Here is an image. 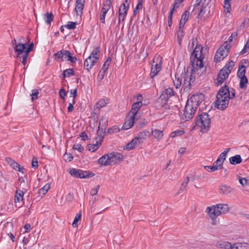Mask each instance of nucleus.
<instances>
[{"mask_svg":"<svg viewBox=\"0 0 249 249\" xmlns=\"http://www.w3.org/2000/svg\"><path fill=\"white\" fill-rule=\"evenodd\" d=\"M203 48L200 44H197L190 56V65L191 67L190 75L184 74V80L182 88L184 91H188L194 85L196 80L194 75L196 71L203 67V61L204 55L202 53Z\"/></svg>","mask_w":249,"mask_h":249,"instance_id":"f257e3e1","label":"nucleus"},{"mask_svg":"<svg viewBox=\"0 0 249 249\" xmlns=\"http://www.w3.org/2000/svg\"><path fill=\"white\" fill-rule=\"evenodd\" d=\"M27 45L26 43L24 44L18 43L14 47V51L17 53V57L22 58L21 62L24 65H25L29 53L33 50L34 47L33 43L28 45L27 48Z\"/></svg>","mask_w":249,"mask_h":249,"instance_id":"f03ea898","label":"nucleus"},{"mask_svg":"<svg viewBox=\"0 0 249 249\" xmlns=\"http://www.w3.org/2000/svg\"><path fill=\"white\" fill-rule=\"evenodd\" d=\"M235 65V62L232 60L229 61L225 66L220 71L217 75L216 84L217 86L221 85L229 77Z\"/></svg>","mask_w":249,"mask_h":249,"instance_id":"7ed1b4c3","label":"nucleus"},{"mask_svg":"<svg viewBox=\"0 0 249 249\" xmlns=\"http://www.w3.org/2000/svg\"><path fill=\"white\" fill-rule=\"evenodd\" d=\"M207 211L211 218L213 219L221 214H225L229 211V207L226 204H218L208 207Z\"/></svg>","mask_w":249,"mask_h":249,"instance_id":"20e7f679","label":"nucleus"},{"mask_svg":"<svg viewBox=\"0 0 249 249\" xmlns=\"http://www.w3.org/2000/svg\"><path fill=\"white\" fill-rule=\"evenodd\" d=\"M54 60L59 62L64 61H70L71 63H75L77 58L75 56H73L71 53L67 50H61L53 54Z\"/></svg>","mask_w":249,"mask_h":249,"instance_id":"39448f33","label":"nucleus"},{"mask_svg":"<svg viewBox=\"0 0 249 249\" xmlns=\"http://www.w3.org/2000/svg\"><path fill=\"white\" fill-rule=\"evenodd\" d=\"M231 48V45L228 44L227 42H225L217 50L214 57V61L217 63L223 60L228 56Z\"/></svg>","mask_w":249,"mask_h":249,"instance_id":"423d86ee","label":"nucleus"},{"mask_svg":"<svg viewBox=\"0 0 249 249\" xmlns=\"http://www.w3.org/2000/svg\"><path fill=\"white\" fill-rule=\"evenodd\" d=\"M69 173L71 176L80 178H90L95 176V174L89 171H83L75 168L70 169Z\"/></svg>","mask_w":249,"mask_h":249,"instance_id":"0eeeda50","label":"nucleus"},{"mask_svg":"<svg viewBox=\"0 0 249 249\" xmlns=\"http://www.w3.org/2000/svg\"><path fill=\"white\" fill-rule=\"evenodd\" d=\"M109 100L107 99H101L96 104V107L94 111L91 113V119H93V124H95L98 122V115L100 112V109L105 107L108 103Z\"/></svg>","mask_w":249,"mask_h":249,"instance_id":"6e6552de","label":"nucleus"},{"mask_svg":"<svg viewBox=\"0 0 249 249\" xmlns=\"http://www.w3.org/2000/svg\"><path fill=\"white\" fill-rule=\"evenodd\" d=\"M205 100V96L202 93H197L192 95L187 102L192 105L195 108H197L199 105Z\"/></svg>","mask_w":249,"mask_h":249,"instance_id":"1a4fd4ad","label":"nucleus"},{"mask_svg":"<svg viewBox=\"0 0 249 249\" xmlns=\"http://www.w3.org/2000/svg\"><path fill=\"white\" fill-rule=\"evenodd\" d=\"M130 0H125L120 5L119 10V20L118 23H120L121 21H124L127 15V11L129 7Z\"/></svg>","mask_w":249,"mask_h":249,"instance_id":"9d476101","label":"nucleus"},{"mask_svg":"<svg viewBox=\"0 0 249 249\" xmlns=\"http://www.w3.org/2000/svg\"><path fill=\"white\" fill-rule=\"evenodd\" d=\"M192 105L187 102L184 108V113L182 117V119L188 121L192 119L197 108H195Z\"/></svg>","mask_w":249,"mask_h":249,"instance_id":"9b49d317","label":"nucleus"},{"mask_svg":"<svg viewBox=\"0 0 249 249\" xmlns=\"http://www.w3.org/2000/svg\"><path fill=\"white\" fill-rule=\"evenodd\" d=\"M211 119L207 113H202L196 118L195 124H210Z\"/></svg>","mask_w":249,"mask_h":249,"instance_id":"f8f14e48","label":"nucleus"},{"mask_svg":"<svg viewBox=\"0 0 249 249\" xmlns=\"http://www.w3.org/2000/svg\"><path fill=\"white\" fill-rule=\"evenodd\" d=\"M229 103V99L223 97H216V100L214 102V106L219 109L224 110L226 108Z\"/></svg>","mask_w":249,"mask_h":249,"instance_id":"ddd939ff","label":"nucleus"},{"mask_svg":"<svg viewBox=\"0 0 249 249\" xmlns=\"http://www.w3.org/2000/svg\"><path fill=\"white\" fill-rule=\"evenodd\" d=\"M109 157L110 159V165H111L112 163H118L122 161L124 158V156L123 154L117 152L109 153Z\"/></svg>","mask_w":249,"mask_h":249,"instance_id":"4468645a","label":"nucleus"},{"mask_svg":"<svg viewBox=\"0 0 249 249\" xmlns=\"http://www.w3.org/2000/svg\"><path fill=\"white\" fill-rule=\"evenodd\" d=\"M161 59L158 63L157 61L155 62V58L153 60V64L151 68L150 77L153 78L160 70L161 68Z\"/></svg>","mask_w":249,"mask_h":249,"instance_id":"2eb2a0df","label":"nucleus"},{"mask_svg":"<svg viewBox=\"0 0 249 249\" xmlns=\"http://www.w3.org/2000/svg\"><path fill=\"white\" fill-rule=\"evenodd\" d=\"M98 58H92L89 56L86 59L84 63V67L88 71H89L93 66L97 63Z\"/></svg>","mask_w":249,"mask_h":249,"instance_id":"dca6fc26","label":"nucleus"},{"mask_svg":"<svg viewBox=\"0 0 249 249\" xmlns=\"http://www.w3.org/2000/svg\"><path fill=\"white\" fill-rule=\"evenodd\" d=\"M138 121V114L129 112L126 116L125 122L124 124H134Z\"/></svg>","mask_w":249,"mask_h":249,"instance_id":"f3484780","label":"nucleus"},{"mask_svg":"<svg viewBox=\"0 0 249 249\" xmlns=\"http://www.w3.org/2000/svg\"><path fill=\"white\" fill-rule=\"evenodd\" d=\"M229 96H230V89L228 86L225 85L219 89L217 93L216 97L224 98L225 97L226 98L228 99Z\"/></svg>","mask_w":249,"mask_h":249,"instance_id":"a211bd4d","label":"nucleus"},{"mask_svg":"<svg viewBox=\"0 0 249 249\" xmlns=\"http://www.w3.org/2000/svg\"><path fill=\"white\" fill-rule=\"evenodd\" d=\"M106 125H98L97 131V137L95 139L102 142L106 134Z\"/></svg>","mask_w":249,"mask_h":249,"instance_id":"6ab92c4d","label":"nucleus"},{"mask_svg":"<svg viewBox=\"0 0 249 249\" xmlns=\"http://www.w3.org/2000/svg\"><path fill=\"white\" fill-rule=\"evenodd\" d=\"M85 0H76L75 12L77 15H81L84 7Z\"/></svg>","mask_w":249,"mask_h":249,"instance_id":"aec40b11","label":"nucleus"},{"mask_svg":"<svg viewBox=\"0 0 249 249\" xmlns=\"http://www.w3.org/2000/svg\"><path fill=\"white\" fill-rule=\"evenodd\" d=\"M215 247L221 249H232V245L229 242L220 240L216 242Z\"/></svg>","mask_w":249,"mask_h":249,"instance_id":"412c9836","label":"nucleus"},{"mask_svg":"<svg viewBox=\"0 0 249 249\" xmlns=\"http://www.w3.org/2000/svg\"><path fill=\"white\" fill-rule=\"evenodd\" d=\"M233 189L229 185L222 184L219 187V193L222 195H227L232 191Z\"/></svg>","mask_w":249,"mask_h":249,"instance_id":"4be33fe9","label":"nucleus"},{"mask_svg":"<svg viewBox=\"0 0 249 249\" xmlns=\"http://www.w3.org/2000/svg\"><path fill=\"white\" fill-rule=\"evenodd\" d=\"M109 153H107L102 156L98 160V163L103 166H108L110 165L109 159Z\"/></svg>","mask_w":249,"mask_h":249,"instance_id":"5701e85b","label":"nucleus"},{"mask_svg":"<svg viewBox=\"0 0 249 249\" xmlns=\"http://www.w3.org/2000/svg\"><path fill=\"white\" fill-rule=\"evenodd\" d=\"M96 144L93 143H89L88 144V150L89 151H91V152H94L96 151L99 147L102 145V142L100 141L96 140Z\"/></svg>","mask_w":249,"mask_h":249,"instance_id":"b1692460","label":"nucleus"},{"mask_svg":"<svg viewBox=\"0 0 249 249\" xmlns=\"http://www.w3.org/2000/svg\"><path fill=\"white\" fill-rule=\"evenodd\" d=\"M24 193L23 192V191L18 190H17L16 192L15 196V202L16 203L17 202H23V196H24Z\"/></svg>","mask_w":249,"mask_h":249,"instance_id":"393cba45","label":"nucleus"},{"mask_svg":"<svg viewBox=\"0 0 249 249\" xmlns=\"http://www.w3.org/2000/svg\"><path fill=\"white\" fill-rule=\"evenodd\" d=\"M229 162L232 165H236L242 162V159L240 155H236L230 158Z\"/></svg>","mask_w":249,"mask_h":249,"instance_id":"a878e982","label":"nucleus"},{"mask_svg":"<svg viewBox=\"0 0 249 249\" xmlns=\"http://www.w3.org/2000/svg\"><path fill=\"white\" fill-rule=\"evenodd\" d=\"M151 135V132L149 130H144L141 132L137 134V137L141 139L143 142H144L148 137Z\"/></svg>","mask_w":249,"mask_h":249,"instance_id":"bb28decb","label":"nucleus"},{"mask_svg":"<svg viewBox=\"0 0 249 249\" xmlns=\"http://www.w3.org/2000/svg\"><path fill=\"white\" fill-rule=\"evenodd\" d=\"M232 249H249V244L246 243H235L232 245Z\"/></svg>","mask_w":249,"mask_h":249,"instance_id":"cd10ccee","label":"nucleus"},{"mask_svg":"<svg viewBox=\"0 0 249 249\" xmlns=\"http://www.w3.org/2000/svg\"><path fill=\"white\" fill-rule=\"evenodd\" d=\"M211 125H193L191 131H193L196 129H200V132L202 133H207L210 129Z\"/></svg>","mask_w":249,"mask_h":249,"instance_id":"c85d7f7f","label":"nucleus"},{"mask_svg":"<svg viewBox=\"0 0 249 249\" xmlns=\"http://www.w3.org/2000/svg\"><path fill=\"white\" fill-rule=\"evenodd\" d=\"M151 133H152L154 137L158 140L162 139L163 135L162 130H159L157 129H156L154 130H152Z\"/></svg>","mask_w":249,"mask_h":249,"instance_id":"c756f323","label":"nucleus"},{"mask_svg":"<svg viewBox=\"0 0 249 249\" xmlns=\"http://www.w3.org/2000/svg\"><path fill=\"white\" fill-rule=\"evenodd\" d=\"M142 105V103L140 102H137L134 103L132 105L131 110L130 112H132L133 113L138 114V111L139 110L140 107Z\"/></svg>","mask_w":249,"mask_h":249,"instance_id":"7c9ffc66","label":"nucleus"},{"mask_svg":"<svg viewBox=\"0 0 249 249\" xmlns=\"http://www.w3.org/2000/svg\"><path fill=\"white\" fill-rule=\"evenodd\" d=\"M246 69H245V66L242 65L241 66H240L237 71V77L239 78L246 77L245 75L246 73Z\"/></svg>","mask_w":249,"mask_h":249,"instance_id":"2f4dec72","label":"nucleus"},{"mask_svg":"<svg viewBox=\"0 0 249 249\" xmlns=\"http://www.w3.org/2000/svg\"><path fill=\"white\" fill-rule=\"evenodd\" d=\"M169 99V98L166 97V95L162 91L159 98V102H160L162 106H163L167 104Z\"/></svg>","mask_w":249,"mask_h":249,"instance_id":"473e14b6","label":"nucleus"},{"mask_svg":"<svg viewBox=\"0 0 249 249\" xmlns=\"http://www.w3.org/2000/svg\"><path fill=\"white\" fill-rule=\"evenodd\" d=\"M10 166L15 170L18 171L19 172L23 173V170H24L23 166H21L20 164H19L18 162H16L15 161H14V162H13L12 163H11Z\"/></svg>","mask_w":249,"mask_h":249,"instance_id":"72a5a7b5","label":"nucleus"},{"mask_svg":"<svg viewBox=\"0 0 249 249\" xmlns=\"http://www.w3.org/2000/svg\"><path fill=\"white\" fill-rule=\"evenodd\" d=\"M206 6L207 5H200V6H199L198 7L196 8V10H194V9H193V11L197 10L199 11L197 15V18H201L205 14V11L204 9L206 8Z\"/></svg>","mask_w":249,"mask_h":249,"instance_id":"f704fd0d","label":"nucleus"},{"mask_svg":"<svg viewBox=\"0 0 249 249\" xmlns=\"http://www.w3.org/2000/svg\"><path fill=\"white\" fill-rule=\"evenodd\" d=\"M239 87L241 89H246L247 88V84L248 83V80L247 76L240 78Z\"/></svg>","mask_w":249,"mask_h":249,"instance_id":"c9c22d12","label":"nucleus"},{"mask_svg":"<svg viewBox=\"0 0 249 249\" xmlns=\"http://www.w3.org/2000/svg\"><path fill=\"white\" fill-rule=\"evenodd\" d=\"M53 15L52 13L47 12L44 15V18L48 24H50L53 19Z\"/></svg>","mask_w":249,"mask_h":249,"instance_id":"e433bc0d","label":"nucleus"},{"mask_svg":"<svg viewBox=\"0 0 249 249\" xmlns=\"http://www.w3.org/2000/svg\"><path fill=\"white\" fill-rule=\"evenodd\" d=\"M210 0H196V3L194 5V10H196L200 5H207L209 4Z\"/></svg>","mask_w":249,"mask_h":249,"instance_id":"4c0bfd02","label":"nucleus"},{"mask_svg":"<svg viewBox=\"0 0 249 249\" xmlns=\"http://www.w3.org/2000/svg\"><path fill=\"white\" fill-rule=\"evenodd\" d=\"M100 47L98 46L94 49L92 51V53H90L89 56H91L92 58H98V60L99 59L100 55Z\"/></svg>","mask_w":249,"mask_h":249,"instance_id":"58836bf2","label":"nucleus"},{"mask_svg":"<svg viewBox=\"0 0 249 249\" xmlns=\"http://www.w3.org/2000/svg\"><path fill=\"white\" fill-rule=\"evenodd\" d=\"M50 188V185L49 184H46L41 189H40L38 191V194L40 196H44L48 191Z\"/></svg>","mask_w":249,"mask_h":249,"instance_id":"ea45409f","label":"nucleus"},{"mask_svg":"<svg viewBox=\"0 0 249 249\" xmlns=\"http://www.w3.org/2000/svg\"><path fill=\"white\" fill-rule=\"evenodd\" d=\"M162 92L166 95V97L169 98L175 95V91L173 88H169Z\"/></svg>","mask_w":249,"mask_h":249,"instance_id":"a19ab883","label":"nucleus"},{"mask_svg":"<svg viewBox=\"0 0 249 249\" xmlns=\"http://www.w3.org/2000/svg\"><path fill=\"white\" fill-rule=\"evenodd\" d=\"M81 212L80 211V212H79V213H76V214L74 217V220H73L72 224V227L73 228H76V227H78V222L81 219Z\"/></svg>","mask_w":249,"mask_h":249,"instance_id":"79ce46f5","label":"nucleus"},{"mask_svg":"<svg viewBox=\"0 0 249 249\" xmlns=\"http://www.w3.org/2000/svg\"><path fill=\"white\" fill-rule=\"evenodd\" d=\"M230 148L226 149L222 153L220 154L217 159L221 160V162L223 163L224 161L226 160L227 153L229 151Z\"/></svg>","mask_w":249,"mask_h":249,"instance_id":"37998d69","label":"nucleus"},{"mask_svg":"<svg viewBox=\"0 0 249 249\" xmlns=\"http://www.w3.org/2000/svg\"><path fill=\"white\" fill-rule=\"evenodd\" d=\"M120 131V128L118 125H112V127L107 129V132L108 134H112Z\"/></svg>","mask_w":249,"mask_h":249,"instance_id":"c03bdc74","label":"nucleus"},{"mask_svg":"<svg viewBox=\"0 0 249 249\" xmlns=\"http://www.w3.org/2000/svg\"><path fill=\"white\" fill-rule=\"evenodd\" d=\"M108 117V115L107 113L105 114L100 119L99 124H107Z\"/></svg>","mask_w":249,"mask_h":249,"instance_id":"a18cd8bd","label":"nucleus"},{"mask_svg":"<svg viewBox=\"0 0 249 249\" xmlns=\"http://www.w3.org/2000/svg\"><path fill=\"white\" fill-rule=\"evenodd\" d=\"M189 16V12L188 10H186L182 15L180 20L183 21L184 22H186V21L188 20Z\"/></svg>","mask_w":249,"mask_h":249,"instance_id":"49530a36","label":"nucleus"},{"mask_svg":"<svg viewBox=\"0 0 249 249\" xmlns=\"http://www.w3.org/2000/svg\"><path fill=\"white\" fill-rule=\"evenodd\" d=\"M111 5V0H107L104 2L102 8L105 9V10H107L108 11L110 9Z\"/></svg>","mask_w":249,"mask_h":249,"instance_id":"de8ad7c7","label":"nucleus"},{"mask_svg":"<svg viewBox=\"0 0 249 249\" xmlns=\"http://www.w3.org/2000/svg\"><path fill=\"white\" fill-rule=\"evenodd\" d=\"M213 166L217 168L216 170L221 169L223 168V163L221 162L219 159H217L213 163Z\"/></svg>","mask_w":249,"mask_h":249,"instance_id":"09e8293b","label":"nucleus"},{"mask_svg":"<svg viewBox=\"0 0 249 249\" xmlns=\"http://www.w3.org/2000/svg\"><path fill=\"white\" fill-rule=\"evenodd\" d=\"M184 33L183 32V30L178 29V33H177V37H178V41L179 44L181 43L182 39L184 36Z\"/></svg>","mask_w":249,"mask_h":249,"instance_id":"8fccbe9b","label":"nucleus"},{"mask_svg":"<svg viewBox=\"0 0 249 249\" xmlns=\"http://www.w3.org/2000/svg\"><path fill=\"white\" fill-rule=\"evenodd\" d=\"M76 23L75 22L69 21L67 25H65V27L69 30H73L76 28Z\"/></svg>","mask_w":249,"mask_h":249,"instance_id":"3c124183","label":"nucleus"},{"mask_svg":"<svg viewBox=\"0 0 249 249\" xmlns=\"http://www.w3.org/2000/svg\"><path fill=\"white\" fill-rule=\"evenodd\" d=\"M184 133V131L183 130H177L172 132L170 134V137L172 138H174L177 136L182 135Z\"/></svg>","mask_w":249,"mask_h":249,"instance_id":"603ef678","label":"nucleus"},{"mask_svg":"<svg viewBox=\"0 0 249 249\" xmlns=\"http://www.w3.org/2000/svg\"><path fill=\"white\" fill-rule=\"evenodd\" d=\"M136 145L134 143L133 141L132 140L130 142H128L124 147V149L130 150L131 149H133Z\"/></svg>","mask_w":249,"mask_h":249,"instance_id":"864d4df0","label":"nucleus"},{"mask_svg":"<svg viewBox=\"0 0 249 249\" xmlns=\"http://www.w3.org/2000/svg\"><path fill=\"white\" fill-rule=\"evenodd\" d=\"M189 181V177H187L185 179L184 181L181 183V187L180 189V191H183L184 190L186 186H187L188 183Z\"/></svg>","mask_w":249,"mask_h":249,"instance_id":"5fc2aeb1","label":"nucleus"},{"mask_svg":"<svg viewBox=\"0 0 249 249\" xmlns=\"http://www.w3.org/2000/svg\"><path fill=\"white\" fill-rule=\"evenodd\" d=\"M176 79L174 81V84L176 89H178L180 87L181 84V80L179 77H177V75H175Z\"/></svg>","mask_w":249,"mask_h":249,"instance_id":"6e6d98bb","label":"nucleus"},{"mask_svg":"<svg viewBox=\"0 0 249 249\" xmlns=\"http://www.w3.org/2000/svg\"><path fill=\"white\" fill-rule=\"evenodd\" d=\"M224 4L225 10H227V12H230L231 10V2L228 0H224Z\"/></svg>","mask_w":249,"mask_h":249,"instance_id":"4d7b16f0","label":"nucleus"},{"mask_svg":"<svg viewBox=\"0 0 249 249\" xmlns=\"http://www.w3.org/2000/svg\"><path fill=\"white\" fill-rule=\"evenodd\" d=\"M247 52H249V39L245 44L244 48L240 52V54H243Z\"/></svg>","mask_w":249,"mask_h":249,"instance_id":"13d9d810","label":"nucleus"},{"mask_svg":"<svg viewBox=\"0 0 249 249\" xmlns=\"http://www.w3.org/2000/svg\"><path fill=\"white\" fill-rule=\"evenodd\" d=\"M239 181L241 185L243 186H245L248 185L249 180L246 178H242L241 177H239Z\"/></svg>","mask_w":249,"mask_h":249,"instance_id":"bf43d9fd","label":"nucleus"},{"mask_svg":"<svg viewBox=\"0 0 249 249\" xmlns=\"http://www.w3.org/2000/svg\"><path fill=\"white\" fill-rule=\"evenodd\" d=\"M64 157L65 158V160L67 161V162H70L73 159V156L71 154V153H66L64 155Z\"/></svg>","mask_w":249,"mask_h":249,"instance_id":"052dcab7","label":"nucleus"},{"mask_svg":"<svg viewBox=\"0 0 249 249\" xmlns=\"http://www.w3.org/2000/svg\"><path fill=\"white\" fill-rule=\"evenodd\" d=\"M142 4L140 3H137L136 7L133 11V16H136L139 13L140 10L142 8Z\"/></svg>","mask_w":249,"mask_h":249,"instance_id":"680f3d73","label":"nucleus"},{"mask_svg":"<svg viewBox=\"0 0 249 249\" xmlns=\"http://www.w3.org/2000/svg\"><path fill=\"white\" fill-rule=\"evenodd\" d=\"M73 148L81 153L84 151V148L81 144H75L73 145Z\"/></svg>","mask_w":249,"mask_h":249,"instance_id":"e2e57ef3","label":"nucleus"},{"mask_svg":"<svg viewBox=\"0 0 249 249\" xmlns=\"http://www.w3.org/2000/svg\"><path fill=\"white\" fill-rule=\"evenodd\" d=\"M132 141H133L136 146H139L140 145L142 144L144 142L141 139H139L137 136L135 137L132 140Z\"/></svg>","mask_w":249,"mask_h":249,"instance_id":"0e129e2a","label":"nucleus"},{"mask_svg":"<svg viewBox=\"0 0 249 249\" xmlns=\"http://www.w3.org/2000/svg\"><path fill=\"white\" fill-rule=\"evenodd\" d=\"M38 166L37 159L34 157L32 160V167L34 169H36Z\"/></svg>","mask_w":249,"mask_h":249,"instance_id":"69168bd1","label":"nucleus"},{"mask_svg":"<svg viewBox=\"0 0 249 249\" xmlns=\"http://www.w3.org/2000/svg\"><path fill=\"white\" fill-rule=\"evenodd\" d=\"M180 6V5H179V3H178L177 2H175L173 4V7L171 8L169 14H173L174 12L176 10L177 8H178Z\"/></svg>","mask_w":249,"mask_h":249,"instance_id":"338daca9","label":"nucleus"},{"mask_svg":"<svg viewBox=\"0 0 249 249\" xmlns=\"http://www.w3.org/2000/svg\"><path fill=\"white\" fill-rule=\"evenodd\" d=\"M38 94V90L36 89L32 90V100L33 101L34 100L37 98V95Z\"/></svg>","mask_w":249,"mask_h":249,"instance_id":"774afa93","label":"nucleus"}]
</instances>
